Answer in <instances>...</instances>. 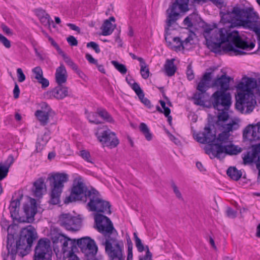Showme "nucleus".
I'll use <instances>...</instances> for the list:
<instances>
[{
	"label": "nucleus",
	"instance_id": "1",
	"mask_svg": "<svg viewBox=\"0 0 260 260\" xmlns=\"http://www.w3.org/2000/svg\"><path fill=\"white\" fill-rule=\"evenodd\" d=\"M95 228L104 237L98 239L105 246L109 260H124L123 242L118 239V233L110 219L101 214L95 215Z\"/></svg>",
	"mask_w": 260,
	"mask_h": 260
},
{
	"label": "nucleus",
	"instance_id": "2",
	"mask_svg": "<svg viewBox=\"0 0 260 260\" xmlns=\"http://www.w3.org/2000/svg\"><path fill=\"white\" fill-rule=\"evenodd\" d=\"M89 200L87 206L91 211L111 213V205L109 202L103 200L99 192L94 188L88 189L81 179L73 182L70 195L67 197L64 203H69L77 201L86 203Z\"/></svg>",
	"mask_w": 260,
	"mask_h": 260
},
{
	"label": "nucleus",
	"instance_id": "3",
	"mask_svg": "<svg viewBox=\"0 0 260 260\" xmlns=\"http://www.w3.org/2000/svg\"><path fill=\"white\" fill-rule=\"evenodd\" d=\"M223 131L216 138L217 143L210 144L205 147L206 153L210 158L223 159L226 155H237L242 151V148L229 141L230 132L238 128V123L232 120L228 124L222 125Z\"/></svg>",
	"mask_w": 260,
	"mask_h": 260
},
{
	"label": "nucleus",
	"instance_id": "4",
	"mask_svg": "<svg viewBox=\"0 0 260 260\" xmlns=\"http://www.w3.org/2000/svg\"><path fill=\"white\" fill-rule=\"evenodd\" d=\"M220 22L229 23V27L247 25L256 35L258 46H260V28L256 25L259 17L252 8L241 9L235 6L231 11L220 12Z\"/></svg>",
	"mask_w": 260,
	"mask_h": 260
},
{
	"label": "nucleus",
	"instance_id": "5",
	"mask_svg": "<svg viewBox=\"0 0 260 260\" xmlns=\"http://www.w3.org/2000/svg\"><path fill=\"white\" fill-rule=\"evenodd\" d=\"M9 228L8 229L9 232ZM38 238L35 229L31 225L22 229L19 237L16 239L14 234L8 233L7 241L8 256L11 255V260H15L17 254L21 257L28 253L33 242Z\"/></svg>",
	"mask_w": 260,
	"mask_h": 260
},
{
	"label": "nucleus",
	"instance_id": "6",
	"mask_svg": "<svg viewBox=\"0 0 260 260\" xmlns=\"http://www.w3.org/2000/svg\"><path fill=\"white\" fill-rule=\"evenodd\" d=\"M233 78L224 73L214 79L211 85V87L219 89L211 96L212 103L215 109L220 110L222 108L227 110L231 105V95L226 91L230 89V82Z\"/></svg>",
	"mask_w": 260,
	"mask_h": 260
},
{
	"label": "nucleus",
	"instance_id": "7",
	"mask_svg": "<svg viewBox=\"0 0 260 260\" xmlns=\"http://www.w3.org/2000/svg\"><path fill=\"white\" fill-rule=\"evenodd\" d=\"M214 32L215 33L211 35L210 39H207L206 41L207 47L215 53L219 54L228 53V52L223 50V46L221 47V44L225 42L236 43L239 45L238 47H241L240 45L244 44V43L241 41L237 31H232L230 29L222 28L215 30Z\"/></svg>",
	"mask_w": 260,
	"mask_h": 260
},
{
	"label": "nucleus",
	"instance_id": "8",
	"mask_svg": "<svg viewBox=\"0 0 260 260\" xmlns=\"http://www.w3.org/2000/svg\"><path fill=\"white\" fill-rule=\"evenodd\" d=\"M51 188L50 203L56 205L60 202V197L64 187V183L69 180L68 175L65 173H57L48 177Z\"/></svg>",
	"mask_w": 260,
	"mask_h": 260
},
{
	"label": "nucleus",
	"instance_id": "9",
	"mask_svg": "<svg viewBox=\"0 0 260 260\" xmlns=\"http://www.w3.org/2000/svg\"><path fill=\"white\" fill-rule=\"evenodd\" d=\"M95 135L104 147L112 149L116 147L119 143L115 133L112 132L107 126L98 127Z\"/></svg>",
	"mask_w": 260,
	"mask_h": 260
},
{
	"label": "nucleus",
	"instance_id": "10",
	"mask_svg": "<svg viewBox=\"0 0 260 260\" xmlns=\"http://www.w3.org/2000/svg\"><path fill=\"white\" fill-rule=\"evenodd\" d=\"M255 104L256 101L253 99V94L239 92L236 98L235 107L242 114H249L253 111Z\"/></svg>",
	"mask_w": 260,
	"mask_h": 260
},
{
	"label": "nucleus",
	"instance_id": "11",
	"mask_svg": "<svg viewBox=\"0 0 260 260\" xmlns=\"http://www.w3.org/2000/svg\"><path fill=\"white\" fill-rule=\"evenodd\" d=\"M189 0H176L170 9L167 12L169 13L167 19V27L166 30H168L169 27L178 20L179 14L176 12L178 7L180 11L185 12L188 10V4Z\"/></svg>",
	"mask_w": 260,
	"mask_h": 260
},
{
	"label": "nucleus",
	"instance_id": "12",
	"mask_svg": "<svg viewBox=\"0 0 260 260\" xmlns=\"http://www.w3.org/2000/svg\"><path fill=\"white\" fill-rule=\"evenodd\" d=\"M50 243L48 238L40 239L35 249L34 260H51Z\"/></svg>",
	"mask_w": 260,
	"mask_h": 260
},
{
	"label": "nucleus",
	"instance_id": "13",
	"mask_svg": "<svg viewBox=\"0 0 260 260\" xmlns=\"http://www.w3.org/2000/svg\"><path fill=\"white\" fill-rule=\"evenodd\" d=\"M58 223L68 231H77L81 227V220L71 214L62 213L59 216Z\"/></svg>",
	"mask_w": 260,
	"mask_h": 260
},
{
	"label": "nucleus",
	"instance_id": "14",
	"mask_svg": "<svg viewBox=\"0 0 260 260\" xmlns=\"http://www.w3.org/2000/svg\"><path fill=\"white\" fill-rule=\"evenodd\" d=\"M76 246L79 247L81 251L85 253L86 257L95 256L98 251V247L94 241L89 237L76 240Z\"/></svg>",
	"mask_w": 260,
	"mask_h": 260
},
{
	"label": "nucleus",
	"instance_id": "15",
	"mask_svg": "<svg viewBox=\"0 0 260 260\" xmlns=\"http://www.w3.org/2000/svg\"><path fill=\"white\" fill-rule=\"evenodd\" d=\"M240 39L242 42L246 43V44L240 45L241 47H238L239 45L237 44H234L233 42L227 43L225 45L223 46V50L225 52H228V53L230 55H243L246 54V53L244 51L239 50L237 48H240L242 49H246L249 48L250 49H253L255 46V44L253 42H251L249 44L246 41L243 40L240 37Z\"/></svg>",
	"mask_w": 260,
	"mask_h": 260
},
{
	"label": "nucleus",
	"instance_id": "16",
	"mask_svg": "<svg viewBox=\"0 0 260 260\" xmlns=\"http://www.w3.org/2000/svg\"><path fill=\"white\" fill-rule=\"evenodd\" d=\"M197 140L198 142L202 143H207L209 145L210 144H214V142L216 139L215 131L212 132L210 124L204 127V132L201 134L197 135Z\"/></svg>",
	"mask_w": 260,
	"mask_h": 260
},
{
	"label": "nucleus",
	"instance_id": "17",
	"mask_svg": "<svg viewBox=\"0 0 260 260\" xmlns=\"http://www.w3.org/2000/svg\"><path fill=\"white\" fill-rule=\"evenodd\" d=\"M243 137L250 142L260 140V125L247 126L243 131Z\"/></svg>",
	"mask_w": 260,
	"mask_h": 260
},
{
	"label": "nucleus",
	"instance_id": "18",
	"mask_svg": "<svg viewBox=\"0 0 260 260\" xmlns=\"http://www.w3.org/2000/svg\"><path fill=\"white\" fill-rule=\"evenodd\" d=\"M245 83L240 82L237 86V90L240 92H244L246 94H253L252 90L257 86L256 80L253 78L246 77Z\"/></svg>",
	"mask_w": 260,
	"mask_h": 260
},
{
	"label": "nucleus",
	"instance_id": "19",
	"mask_svg": "<svg viewBox=\"0 0 260 260\" xmlns=\"http://www.w3.org/2000/svg\"><path fill=\"white\" fill-rule=\"evenodd\" d=\"M211 74V72H206L202 76L197 87V89L200 92H206L211 87L210 85L212 79Z\"/></svg>",
	"mask_w": 260,
	"mask_h": 260
},
{
	"label": "nucleus",
	"instance_id": "20",
	"mask_svg": "<svg viewBox=\"0 0 260 260\" xmlns=\"http://www.w3.org/2000/svg\"><path fill=\"white\" fill-rule=\"evenodd\" d=\"M23 210L27 218V221L28 222H32L34 220V216L37 212V207L35 200H34V203H31L30 204H24L23 205Z\"/></svg>",
	"mask_w": 260,
	"mask_h": 260
},
{
	"label": "nucleus",
	"instance_id": "21",
	"mask_svg": "<svg viewBox=\"0 0 260 260\" xmlns=\"http://www.w3.org/2000/svg\"><path fill=\"white\" fill-rule=\"evenodd\" d=\"M32 73L38 82L41 84L42 88H46L49 85L48 80L43 77V72L40 67H36L32 70Z\"/></svg>",
	"mask_w": 260,
	"mask_h": 260
},
{
	"label": "nucleus",
	"instance_id": "22",
	"mask_svg": "<svg viewBox=\"0 0 260 260\" xmlns=\"http://www.w3.org/2000/svg\"><path fill=\"white\" fill-rule=\"evenodd\" d=\"M34 188L32 189L34 196L36 197H41L44 190H46V184L43 178H40L33 184Z\"/></svg>",
	"mask_w": 260,
	"mask_h": 260
},
{
	"label": "nucleus",
	"instance_id": "23",
	"mask_svg": "<svg viewBox=\"0 0 260 260\" xmlns=\"http://www.w3.org/2000/svg\"><path fill=\"white\" fill-rule=\"evenodd\" d=\"M55 80L57 84H63L67 82V73L63 64H60V66L56 69Z\"/></svg>",
	"mask_w": 260,
	"mask_h": 260
},
{
	"label": "nucleus",
	"instance_id": "24",
	"mask_svg": "<svg viewBox=\"0 0 260 260\" xmlns=\"http://www.w3.org/2000/svg\"><path fill=\"white\" fill-rule=\"evenodd\" d=\"M52 95L57 99H62L68 96V88L62 84H58L51 91Z\"/></svg>",
	"mask_w": 260,
	"mask_h": 260
},
{
	"label": "nucleus",
	"instance_id": "25",
	"mask_svg": "<svg viewBox=\"0 0 260 260\" xmlns=\"http://www.w3.org/2000/svg\"><path fill=\"white\" fill-rule=\"evenodd\" d=\"M21 195L19 198L12 201L10 205V212L11 216L13 219H17L19 217V210L20 205V200L22 198Z\"/></svg>",
	"mask_w": 260,
	"mask_h": 260
},
{
	"label": "nucleus",
	"instance_id": "26",
	"mask_svg": "<svg viewBox=\"0 0 260 260\" xmlns=\"http://www.w3.org/2000/svg\"><path fill=\"white\" fill-rule=\"evenodd\" d=\"M54 114V112L48 111H36L35 115L40 122L41 124L45 126L48 123L49 117L52 116Z\"/></svg>",
	"mask_w": 260,
	"mask_h": 260
},
{
	"label": "nucleus",
	"instance_id": "27",
	"mask_svg": "<svg viewBox=\"0 0 260 260\" xmlns=\"http://www.w3.org/2000/svg\"><path fill=\"white\" fill-rule=\"evenodd\" d=\"M61 249L63 254L70 251L71 250H77V247L76 246V239H72L67 237L66 240L63 241Z\"/></svg>",
	"mask_w": 260,
	"mask_h": 260
},
{
	"label": "nucleus",
	"instance_id": "28",
	"mask_svg": "<svg viewBox=\"0 0 260 260\" xmlns=\"http://www.w3.org/2000/svg\"><path fill=\"white\" fill-rule=\"evenodd\" d=\"M175 59H167L164 65V69L166 75L169 77L173 76L176 70L177 67L174 64Z\"/></svg>",
	"mask_w": 260,
	"mask_h": 260
},
{
	"label": "nucleus",
	"instance_id": "29",
	"mask_svg": "<svg viewBox=\"0 0 260 260\" xmlns=\"http://www.w3.org/2000/svg\"><path fill=\"white\" fill-rule=\"evenodd\" d=\"M115 27V25H113L109 20H105L101 27L102 35L105 36L111 35Z\"/></svg>",
	"mask_w": 260,
	"mask_h": 260
},
{
	"label": "nucleus",
	"instance_id": "30",
	"mask_svg": "<svg viewBox=\"0 0 260 260\" xmlns=\"http://www.w3.org/2000/svg\"><path fill=\"white\" fill-rule=\"evenodd\" d=\"M227 175L232 179L237 181L240 179L242 172L239 171L236 167H230L226 171Z\"/></svg>",
	"mask_w": 260,
	"mask_h": 260
},
{
	"label": "nucleus",
	"instance_id": "31",
	"mask_svg": "<svg viewBox=\"0 0 260 260\" xmlns=\"http://www.w3.org/2000/svg\"><path fill=\"white\" fill-rule=\"evenodd\" d=\"M139 62L141 67L140 73L141 76L143 79H147L149 77L150 74L148 67L144 59H140Z\"/></svg>",
	"mask_w": 260,
	"mask_h": 260
},
{
	"label": "nucleus",
	"instance_id": "32",
	"mask_svg": "<svg viewBox=\"0 0 260 260\" xmlns=\"http://www.w3.org/2000/svg\"><path fill=\"white\" fill-rule=\"evenodd\" d=\"M139 128L147 141H150L152 140V134L150 132V130L146 124L143 122L141 123L140 124Z\"/></svg>",
	"mask_w": 260,
	"mask_h": 260
},
{
	"label": "nucleus",
	"instance_id": "33",
	"mask_svg": "<svg viewBox=\"0 0 260 260\" xmlns=\"http://www.w3.org/2000/svg\"><path fill=\"white\" fill-rule=\"evenodd\" d=\"M98 114L99 116L104 120L110 123H114V120L111 115L105 110L103 109H98Z\"/></svg>",
	"mask_w": 260,
	"mask_h": 260
},
{
	"label": "nucleus",
	"instance_id": "34",
	"mask_svg": "<svg viewBox=\"0 0 260 260\" xmlns=\"http://www.w3.org/2000/svg\"><path fill=\"white\" fill-rule=\"evenodd\" d=\"M203 35L206 40L207 39H210V37H211L210 34L214 29L217 28V24L216 23H214L213 25L206 24L205 26L203 27Z\"/></svg>",
	"mask_w": 260,
	"mask_h": 260
},
{
	"label": "nucleus",
	"instance_id": "35",
	"mask_svg": "<svg viewBox=\"0 0 260 260\" xmlns=\"http://www.w3.org/2000/svg\"><path fill=\"white\" fill-rule=\"evenodd\" d=\"M67 236L62 234L58 233L54 236L52 238L53 243L54 244H59L61 247H62L63 241L66 240Z\"/></svg>",
	"mask_w": 260,
	"mask_h": 260
},
{
	"label": "nucleus",
	"instance_id": "36",
	"mask_svg": "<svg viewBox=\"0 0 260 260\" xmlns=\"http://www.w3.org/2000/svg\"><path fill=\"white\" fill-rule=\"evenodd\" d=\"M140 92L137 91L136 93L138 95L139 99L141 102L144 104L147 108L150 109L152 107L150 101L146 98L144 96V93L143 90L141 88L140 89Z\"/></svg>",
	"mask_w": 260,
	"mask_h": 260
},
{
	"label": "nucleus",
	"instance_id": "37",
	"mask_svg": "<svg viewBox=\"0 0 260 260\" xmlns=\"http://www.w3.org/2000/svg\"><path fill=\"white\" fill-rule=\"evenodd\" d=\"M256 154L255 152L253 153L247 152L246 154L242 157L243 164L246 165L253 162L254 159L256 157Z\"/></svg>",
	"mask_w": 260,
	"mask_h": 260
},
{
	"label": "nucleus",
	"instance_id": "38",
	"mask_svg": "<svg viewBox=\"0 0 260 260\" xmlns=\"http://www.w3.org/2000/svg\"><path fill=\"white\" fill-rule=\"evenodd\" d=\"M125 80L135 93L137 91H139L140 92V89H141V87L139 84L136 82L133 78L126 77Z\"/></svg>",
	"mask_w": 260,
	"mask_h": 260
},
{
	"label": "nucleus",
	"instance_id": "39",
	"mask_svg": "<svg viewBox=\"0 0 260 260\" xmlns=\"http://www.w3.org/2000/svg\"><path fill=\"white\" fill-rule=\"evenodd\" d=\"M228 109L226 110L223 108H222L221 110L219 111H221V112L219 113V114L218 115V121L217 124L218 125H220V122L223 121L224 122L226 121L229 118V115L226 111H224V110H228Z\"/></svg>",
	"mask_w": 260,
	"mask_h": 260
},
{
	"label": "nucleus",
	"instance_id": "40",
	"mask_svg": "<svg viewBox=\"0 0 260 260\" xmlns=\"http://www.w3.org/2000/svg\"><path fill=\"white\" fill-rule=\"evenodd\" d=\"M65 62L70 66L73 70H74L79 75H81L82 72L78 69V66L73 62V61L68 56L64 60Z\"/></svg>",
	"mask_w": 260,
	"mask_h": 260
},
{
	"label": "nucleus",
	"instance_id": "41",
	"mask_svg": "<svg viewBox=\"0 0 260 260\" xmlns=\"http://www.w3.org/2000/svg\"><path fill=\"white\" fill-rule=\"evenodd\" d=\"M205 92H197L193 94V99L194 100V104L197 105L202 106L204 104L203 100V94Z\"/></svg>",
	"mask_w": 260,
	"mask_h": 260
},
{
	"label": "nucleus",
	"instance_id": "42",
	"mask_svg": "<svg viewBox=\"0 0 260 260\" xmlns=\"http://www.w3.org/2000/svg\"><path fill=\"white\" fill-rule=\"evenodd\" d=\"M111 63L122 74H125L126 73L127 69L125 65L120 63L115 60H112L111 61Z\"/></svg>",
	"mask_w": 260,
	"mask_h": 260
},
{
	"label": "nucleus",
	"instance_id": "43",
	"mask_svg": "<svg viewBox=\"0 0 260 260\" xmlns=\"http://www.w3.org/2000/svg\"><path fill=\"white\" fill-rule=\"evenodd\" d=\"M134 237L136 246L137 247L138 251L142 252L144 251L145 247L142 244L141 240L138 237L136 233H134Z\"/></svg>",
	"mask_w": 260,
	"mask_h": 260
},
{
	"label": "nucleus",
	"instance_id": "44",
	"mask_svg": "<svg viewBox=\"0 0 260 260\" xmlns=\"http://www.w3.org/2000/svg\"><path fill=\"white\" fill-rule=\"evenodd\" d=\"M98 112L97 113H93L91 112L89 113L87 116L88 119L89 120V121L91 123H94V124H100L101 123V122L99 121V120L98 118Z\"/></svg>",
	"mask_w": 260,
	"mask_h": 260
},
{
	"label": "nucleus",
	"instance_id": "45",
	"mask_svg": "<svg viewBox=\"0 0 260 260\" xmlns=\"http://www.w3.org/2000/svg\"><path fill=\"white\" fill-rule=\"evenodd\" d=\"M9 169L5 167L3 162L0 163V181L6 178L8 175Z\"/></svg>",
	"mask_w": 260,
	"mask_h": 260
},
{
	"label": "nucleus",
	"instance_id": "46",
	"mask_svg": "<svg viewBox=\"0 0 260 260\" xmlns=\"http://www.w3.org/2000/svg\"><path fill=\"white\" fill-rule=\"evenodd\" d=\"M171 187H172V188L173 190V191H174V193L175 194L176 197L179 199L183 200V198H182L181 193L179 191L178 187L175 184V183L174 181H171Z\"/></svg>",
	"mask_w": 260,
	"mask_h": 260
},
{
	"label": "nucleus",
	"instance_id": "47",
	"mask_svg": "<svg viewBox=\"0 0 260 260\" xmlns=\"http://www.w3.org/2000/svg\"><path fill=\"white\" fill-rule=\"evenodd\" d=\"M76 250H71L70 251L65 253L63 254V256L67 257V260H79V257L75 254Z\"/></svg>",
	"mask_w": 260,
	"mask_h": 260
},
{
	"label": "nucleus",
	"instance_id": "48",
	"mask_svg": "<svg viewBox=\"0 0 260 260\" xmlns=\"http://www.w3.org/2000/svg\"><path fill=\"white\" fill-rule=\"evenodd\" d=\"M80 155L84 160H85L87 162L93 164V162L92 161L90 158L91 156L90 153L88 151L85 150H83L80 151Z\"/></svg>",
	"mask_w": 260,
	"mask_h": 260
},
{
	"label": "nucleus",
	"instance_id": "49",
	"mask_svg": "<svg viewBox=\"0 0 260 260\" xmlns=\"http://www.w3.org/2000/svg\"><path fill=\"white\" fill-rule=\"evenodd\" d=\"M87 48H91L94 50L95 53H99L101 52L99 45L94 42H90L87 44L86 45Z\"/></svg>",
	"mask_w": 260,
	"mask_h": 260
},
{
	"label": "nucleus",
	"instance_id": "50",
	"mask_svg": "<svg viewBox=\"0 0 260 260\" xmlns=\"http://www.w3.org/2000/svg\"><path fill=\"white\" fill-rule=\"evenodd\" d=\"M193 35L195 34L193 32L190 34L184 41H182L184 49L191 44V41L193 40Z\"/></svg>",
	"mask_w": 260,
	"mask_h": 260
},
{
	"label": "nucleus",
	"instance_id": "51",
	"mask_svg": "<svg viewBox=\"0 0 260 260\" xmlns=\"http://www.w3.org/2000/svg\"><path fill=\"white\" fill-rule=\"evenodd\" d=\"M145 249L146 250V254L144 256H139V260H152V253L149 251V249L148 246H145Z\"/></svg>",
	"mask_w": 260,
	"mask_h": 260
},
{
	"label": "nucleus",
	"instance_id": "52",
	"mask_svg": "<svg viewBox=\"0 0 260 260\" xmlns=\"http://www.w3.org/2000/svg\"><path fill=\"white\" fill-rule=\"evenodd\" d=\"M0 42L6 48H10L11 47L10 41L1 34H0Z\"/></svg>",
	"mask_w": 260,
	"mask_h": 260
},
{
	"label": "nucleus",
	"instance_id": "53",
	"mask_svg": "<svg viewBox=\"0 0 260 260\" xmlns=\"http://www.w3.org/2000/svg\"><path fill=\"white\" fill-rule=\"evenodd\" d=\"M186 75L189 80H191L194 78V73L192 69V66L190 64H188L187 66Z\"/></svg>",
	"mask_w": 260,
	"mask_h": 260
},
{
	"label": "nucleus",
	"instance_id": "54",
	"mask_svg": "<svg viewBox=\"0 0 260 260\" xmlns=\"http://www.w3.org/2000/svg\"><path fill=\"white\" fill-rule=\"evenodd\" d=\"M237 211L233 210L231 207H228L226 210V216L231 218H235L237 216Z\"/></svg>",
	"mask_w": 260,
	"mask_h": 260
},
{
	"label": "nucleus",
	"instance_id": "55",
	"mask_svg": "<svg viewBox=\"0 0 260 260\" xmlns=\"http://www.w3.org/2000/svg\"><path fill=\"white\" fill-rule=\"evenodd\" d=\"M41 23L45 25H48L49 27L50 26V21L51 18L49 14L48 16H45L44 17H41L39 18Z\"/></svg>",
	"mask_w": 260,
	"mask_h": 260
},
{
	"label": "nucleus",
	"instance_id": "56",
	"mask_svg": "<svg viewBox=\"0 0 260 260\" xmlns=\"http://www.w3.org/2000/svg\"><path fill=\"white\" fill-rule=\"evenodd\" d=\"M14 161V159L13 156L12 155H10L8 157L7 159L3 164V165H5V167L9 169V168L13 164Z\"/></svg>",
	"mask_w": 260,
	"mask_h": 260
},
{
	"label": "nucleus",
	"instance_id": "57",
	"mask_svg": "<svg viewBox=\"0 0 260 260\" xmlns=\"http://www.w3.org/2000/svg\"><path fill=\"white\" fill-rule=\"evenodd\" d=\"M17 74L18 76V80L19 82H22L25 80V76L23 73L21 68L17 69Z\"/></svg>",
	"mask_w": 260,
	"mask_h": 260
},
{
	"label": "nucleus",
	"instance_id": "58",
	"mask_svg": "<svg viewBox=\"0 0 260 260\" xmlns=\"http://www.w3.org/2000/svg\"><path fill=\"white\" fill-rule=\"evenodd\" d=\"M159 103L162 109H164L163 113L164 114V115L165 116H168V115L170 114L171 110L169 108L166 106L165 102L162 100H160Z\"/></svg>",
	"mask_w": 260,
	"mask_h": 260
},
{
	"label": "nucleus",
	"instance_id": "59",
	"mask_svg": "<svg viewBox=\"0 0 260 260\" xmlns=\"http://www.w3.org/2000/svg\"><path fill=\"white\" fill-rule=\"evenodd\" d=\"M68 43L72 46H76L78 45V41L73 36H69L67 38Z\"/></svg>",
	"mask_w": 260,
	"mask_h": 260
},
{
	"label": "nucleus",
	"instance_id": "60",
	"mask_svg": "<svg viewBox=\"0 0 260 260\" xmlns=\"http://www.w3.org/2000/svg\"><path fill=\"white\" fill-rule=\"evenodd\" d=\"M173 40L177 44V46H175L176 49H180L181 48H182V49H184V46H183V41L179 37H174Z\"/></svg>",
	"mask_w": 260,
	"mask_h": 260
},
{
	"label": "nucleus",
	"instance_id": "61",
	"mask_svg": "<svg viewBox=\"0 0 260 260\" xmlns=\"http://www.w3.org/2000/svg\"><path fill=\"white\" fill-rule=\"evenodd\" d=\"M41 109L37 111H48L49 112H53L52 109L50 108L48 105L45 102L42 103L40 104Z\"/></svg>",
	"mask_w": 260,
	"mask_h": 260
},
{
	"label": "nucleus",
	"instance_id": "62",
	"mask_svg": "<svg viewBox=\"0 0 260 260\" xmlns=\"http://www.w3.org/2000/svg\"><path fill=\"white\" fill-rule=\"evenodd\" d=\"M36 15L40 18L41 17H44L45 16H48V13L46 12L45 10L39 8L36 10Z\"/></svg>",
	"mask_w": 260,
	"mask_h": 260
},
{
	"label": "nucleus",
	"instance_id": "63",
	"mask_svg": "<svg viewBox=\"0 0 260 260\" xmlns=\"http://www.w3.org/2000/svg\"><path fill=\"white\" fill-rule=\"evenodd\" d=\"M1 28L3 31L8 36H12L13 33V31L5 24H2L1 25Z\"/></svg>",
	"mask_w": 260,
	"mask_h": 260
},
{
	"label": "nucleus",
	"instance_id": "64",
	"mask_svg": "<svg viewBox=\"0 0 260 260\" xmlns=\"http://www.w3.org/2000/svg\"><path fill=\"white\" fill-rule=\"evenodd\" d=\"M85 58L90 63L95 65L97 64L98 60L94 59L90 54L87 53L85 55Z\"/></svg>",
	"mask_w": 260,
	"mask_h": 260
}]
</instances>
